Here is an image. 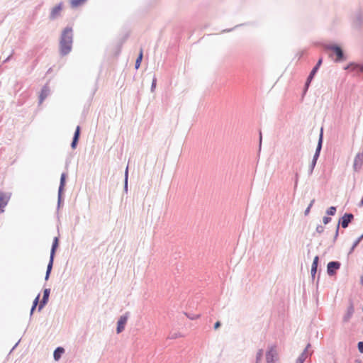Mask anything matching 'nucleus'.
<instances>
[{"mask_svg": "<svg viewBox=\"0 0 363 363\" xmlns=\"http://www.w3.org/2000/svg\"><path fill=\"white\" fill-rule=\"evenodd\" d=\"M73 31L71 27H66L62 32L60 39V54L62 56L68 55L72 48Z\"/></svg>", "mask_w": 363, "mask_h": 363, "instance_id": "obj_1", "label": "nucleus"}, {"mask_svg": "<svg viewBox=\"0 0 363 363\" xmlns=\"http://www.w3.org/2000/svg\"><path fill=\"white\" fill-rule=\"evenodd\" d=\"M323 47L324 50L332 51L333 54L335 55L336 57L334 60L335 62H340L345 61L347 59L344 50L340 45L333 43L324 44Z\"/></svg>", "mask_w": 363, "mask_h": 363, "instance_id": "obj_2", "label": "nucleus"}, {"mask_svg": "<svg viewBox=\"0 0 363 363\" xmlns=\"http://www.w3.org/2000/svg\"><path fill=\"white\" fill-rule=\"evenodd\" d=\"M58 247H59V238H58V237H55L53 239L51 250H50L49 262L47 266V269H46L45 277V281H48L49 279V277H50V273L52 272V267H53V262H54V259H55L56 250L58 248Z\"/></svg>", "mask_w": 363, "mask_h": 363, "instance_id": "obj_3", "label": "nucleus"}, {"mask_svg": "<svg viewBox=\"0 0 363 363\" xmlns=\"http://www.w3.org/2000/svg\"><path fill=\"white\" fill-rule=\"evenodd\" d=\"M278 352L277 350L276 345H271L268 346L266 352V361L267 363H275L278 359Z\"/></svg>", "mask_w": 363, "mask_h": 363, "instance_id": "obj_4", "label": "nucleus"}, {"mask_svg": "<svg viewBox=\"0 0 363 363\" xmlns=\"http://www.w3.org/2000/svg\"><path fill=\"white\" fill-rule=\"evenodd\" d=\"M340 267L341 263L339 261L329 262L327 264V274L330 277L335 275Z\"/></svg>", "mask_w": 363, "mask_h": 363, "instance_id": "obj_5", "label": "nucleus"}, {"mask_svg": "<svg viewBox=\"0 0 363 363\" xmlns=\"http://www.w3.org/2000/svg\"><path fill=\"white\" fill-rule=\"evenodd\" d=\"M354 216L350 213H345L338 221L337 225H341L343 228H347L349 224L353 220Z\"/></svg>", "mask_w": 363, "mask_h": 363, "instance_id": "obj_6", "label": "nucleus"}, {"mask_svg": "<svg viewBox=\"0 0 363 363\" xmlns=\"http://www.w3.org/2000/svg\"><path fill=\"white\" fill-rule=\"evenodd\" d=\"M344 69L355 72L357 74H363V63L359 64L357 62H350L347 65L344 67Z\"/></svg>", "mask_w": 363, "mask_h": 363, "instance_id": "obj_7", "label": "nucleus"}, {"mask_svg": "<svg viewBox=\"0 0 363 363\" xmlns=\"http://www.w3.org/2000/svg\"><path fill=\"white\" fill-rule=\"evenodd\" d=\"M128 313H126L125 314L121 315L118 322H117V328H116V333L118 334L121 333L125 328V326L128 321Z\"/></svg>", "mask_w": 363, "mask_h": 363, "instance_id": "obj_8", "label": "nucleus"}, {"mask_svg": "<svg viewBox=\"0 0 363 363\" xmlns=\"http://www.w3.org/2000/svg\"><path fill=\"white\" fill-rule=\"evenodd\" d=\"M318 71V70L316 69V67H313L312 70L311 71V72L309 73V74L306 79V83L304 85V89H303V94H306L307 92V91L311 85V83L313 81V79H314Z\"/></svg>", "mask_w": 363, "mask_h": 363, "instance_id": "obj_9", "label": "nucleus"}, {"mask_svg": "<svg viewBox=\"0 0 363 363\" xmlns=\"http://www.w3.org/2000/svg\"><path fill=\"white\" fill-rule=\"evenodd\" d=\"M10 199V194L0 191V213L4 212V208Z\"/></svg>", "mask_w": 363, "mask_h": 363, "instance_id": "obj_10", "label": "nucleus"}, {"mask_svg": "<svg viewBox=\"0 0 363 363\" xmlns=\"http://www.w3.org/2000/svg\"><path fill=\"white\" fill-rule=\"evenodd\" d=\"M309 347H311V345L308 344L307 346L306 347V348L303 350V351L301 352V354L297 358L296 363H304L306 359L309 356V354L308 352V350Z\"/></svg>", "mask_w": 363, "mask_h": 363, "instance_id": "obj_11", "label": "nucleus"}, {"mask_svg": "<svg viewBox=\"0 0 363 363\" xmlns=\"http://www.w3.org/2000/svg\"><path fill=\"white\" fill-rule=\"evenodd\" d=\"M50 94V88L45 84L41 89L40 96H39V104H42L43 101L48 97Z\"/></svg>", "mask_w": 363, "mask_h": 363, "instance_id": "obj_12", "label": "nucleus"}, {"mask_svg": "<svg viewBox=\"0 0 363 363\" xmlns=\"http://www.w3.org/2000/svg\"><path fill=\"white\" fill-rule=\"evenodd\" d=\"M62 4H59L57 5H56L55 6H54L52 10H51V12H50V19H55L56 18V16L60 13V12L62 10Z\"/></svg>", "mask_w": 363, "mask_h": 363, "instance_id": "obj_13", "label": "nucleus"}, {"mask_svg": "<svg viewBox=\"0 0 363 363\" xmlns=\"http://www.w3.org/2000/svg\"><path fill=\"white\" fill-rule=\"evenodd\" d=\"M323 128H321L320 134H319V137H318V144H317L316 149H315L316 152L320 153L322 147H323Z\"/></svg>", "mask_w": 363, "mask_h": 363, "instance_id": "obj_14", "label": "nucleus"}, {"mask_svg": "<svg viewBox=\"0 0 363 363\" xmlns=\"http://www.w3.org/2000/svg\"><path fill=\"white\" fill-rule=\"evenodd\" d=\"M65 352V349L62 347H57L55 350H54V352H53V358L55 361H58L62 354Z\"/></svg>", "mask_w": 363, "mask_h": 363, "instance_id": "obj_15", "label": "nucleus"}, {"mask_svg": "<svg viewBox=\"0 0 363 363\" xmlns=\"http://www.w3.org/2000/svg\"><path fill=\"white\" fill-rule=\"evenodd\" d=\"M66 177H67V174L65 173H62L61 174L60 186H59L58 190H60V191L65 190V184H66Z\"/></svg>", "mask_w": 363, "mask_h": 363, "instance_id": "obj_16", "label": "nucleus"}, {"mask_svg": "<svg viewBox=\"0 0 363 363\" xmlns=\"http://www.w3.org/2000/svg\"><path fill=\"white\" fill-rule=\"evenodd\" d=\"M128 166L126 167L124 175V187L123 190L125 193L128 192Z\"/></svg>", "mask_w": 363, "mask_h": 363, "instance_id": "obj_17", "label": "nucleus"}, {"mask_svg": "<svg viewBox=\"0 0 363 363\" xmlns=\"http://www.w3.org/2000/svg\"><path fill=\"white\" fill-rule=\"evenodd\" d=\"M363 239V234L361 235L353 243L352 246L351 247L350 250V252H349V255H350L351 253H352V252L354 250V249L358 246V245L359 244V242L362 240Z\"/></svg>", "mask_w": 363, "mask_h": 363, "instance_id": "obj_18", "label": "nucleus"}, {"mask_svg": "<svg viewBox=\"0 0 363 363\" xmlns=\"http://www.w3.org/2000/svg\"><path fill=\"white\" fill-rule=\"evenodd\" d=\"M143 50L141 49L140 51V53L135 60V67L136 69H138L140 67L141 62L143 60Z\"/></svg>", "mask_w": 363, "mask_h": 363, "instance_id": "obj_19", "label": "nucleus"}, {"mask_svg": "<svg viewBox=\"0 0 363 363\" xmlns=\"http://www.w3.org/2000/svg\"><path fill=\"white\" fill-rule=\"evenodd\" d=\"M48 301L49 297L43 296V298L38 305V311H40L44 308V306L48 303Z\"/></svg>", "mask_w": 363, "mask_h": 363, "instance_id": "obj_20", "label": "nucleus"}, {"mask_svg": "<svg viewBox=\"0 0 363 363\" xmlns=\"http://www.w3.org/2000/svg\"><path fill=\"white\" fill-rule=\"evenodd\" d=\"M86 0H71V6L73 8H77L85 3Z\"/></svg>", "mask_w": 363, "mask_h": 363, "instance_id": "obj_21", "label": "nucleus"}, {"mask_svg": "<svg viewBox=\"0 0 363 363\" xmlns=\"http://www.w3.org/2000/svg\"><path fill=\"white\" fill-rule=\"evenodd\" d=\"M63 192H64V191L58 190V195H57V208H58L60 207L62 202H63Z\"/></svg>", "mask_w": 363, "mask_h": 363, "instance_id": "obj_22", "label": "nucleus"}, {"mask_svg": "<svg viewBox=\"0 0 363 363\" xmlns=\"http://www.w3.org/2000/svg\"><path fill=\"white\" fill-rule=\"evenodd\" d=\"M353 312H354V308L352 306H350L348 308L347 315L344 317V320L347 321L352 316Z\"/></svg>", "mask_w": 363, "mask_h": 363, "instance_id": "obj_23", "label": "nucleus"}, {"mask_svg": "<svg viewBox=\"0 0 363 363\" xmlns=\"http://www.w3.org/2000/svg\"><path fill=\"white\" fill-rule=\"evenodd\" d=\"M318 265H317L315 264H312L311 269V277H312L313 280L315 279V274H316L317 270H318Z\"/></svg>", "mask_w": 363, "mask_h": 363, "instance_id": "obj_24", "label": "nucleus"}, {"mask_svg": "<svg viewBox=\"0 0 363 363\" xmlns=\"http://www.w3.org/2000/svg\"><path fill=\"white\" fill-rule=\"evenodd\" d=\"M263 354H264V352H263L262 349H260L257 351V354H256V363H259V362L262 359Z\"/></svg>", "mask_w": 363, "mask_h": 363, "instance_id": "obj_25", "label": "nucleus"}, {"mask_svg": "<svg viewBox=\"0 0 363 363\" xmlns=\"http://www.w3.org/2000/svg\"><path fill=\"white\" fill-rule=\"evenodd\" d=\"M80 133H81V128L79 125H77L75 129V131H74L72 138L79 140Z\"/></svg>", "mask_w": 363, "mask_h": 363, "instance_id": "obj_26", "label": "nucleus"}, {"mask_svg": "<svg viewBox=\"0 0 363 363\" xmlns=\"http://www.w3.org/2000/svg\"><path fill=\"white\" fill-rule=\"evenodd\" d=\"M336 207L335 206H330V208H328L326 211V213L328 215V216H334L336 213Z\"/></svg>", "mask_w": 363, "mask_h": 363, "instance_id": "obj_27", "label": "nucleus"}, {"mask_svg": "<svg viewBox=\"0 0 363 363\" xmlns=\"http://www.w3.org/2000/svg\"><path fill=\"white\" fill-rule=\"evenodd\" d=\"M314 202H315V199H313L311 201V203H309L308 206L306 208V209L304 211V215L305 216H308V213L310 212V210H311V207L313 206Z\"/></svg>", "mask_w": 363, "mask_h": 363, "instance_id": "obj_28", "label": "nucleus"}, {"mask_svg": "<svg viewBox=\"0 0 363 363\" xmlns=\"http://www.w3.org/2000/svg\"><path fill=\"white\" fill-rule=\"evenodd\" d=\"M363 21V18L361 13H358L356 16V23L360 26Z\"/></svg>", "mask_w": 363, "mask_h": 363, "instance_id": "obj_29", "label": "nucleus"}, {"mask_svg": "<svg viewBox=\"0 0 363 363\" xmlns=\"http://www.w3.org/2000/svg\"><path fill=\"white\" fill-rule=\"evenodd\" d=\"M185 315L191 320L196 319L200 316V314H191L187 313H185Z\"/></svg>", "mask_w": 363, "mask_h": 363, "instance_id": "obj_30", "label": "nucleus"}, {"mask_svg": "<svg viewBox=\"0 0 363 363\" xmlns=\"http://www.w3.org/2000/svg\"><path fill=\"white\" fill-rule=\"evenodd\" d=\"M315 165H316V162H311V163L309 166V169H308V174L309 175L312 174Z\"/></svg>", "mask_w": 363, "mask_h": 363, "instance_id": "obj_31", "label": "nucleus"}, {"mask_svg": "<svg viewBox=\"0 0 363 363\" xmlns=\"http://www.w3.org/2000/svg\"><path fill=\"white\" fill-rule=\"evenodd\" d=\"M157 85V79L155 77H153L152 84H151V91L153 92Z\"/></svg>", "mask_w": 363, "mask_h": 363, "instance_id": "obj_32", "label": "nucleus"}, {"mask_svg": "<svg viewBox=\"0 0 363 363\" xmlns=\"http://www.w3.org/2000/svg\"><path fill=\"white\" fill-rule=\"evenodd\" d=\"M79 140L72 138V141L71 143L72 149L74 150L78 144Z\"/></svg>", "mask_w": 363, "mask_h": 363, "instance_id": "obj_33", "label": "nucleus"}, {"mask_svg": "<svg viewBox=\"0 0 363 363\" xmlns=\"http://www.w3.org/2000/svg\"><path fill=\"white\" fill-rule=\"evenodd\" d=\"M247 23H242V24H239V25H237L235 26L234 28H229V29H225L223 30L222 32L223 33H227V32H230L232 30H233L235 28H238V27H240V26H242L244 25H247Z\"/></svg>", "mask_w": 363, "mask_h": 363, "instance_id": "obj_34", "label": "nucleus"}, {"mask_svg": "<svg viewBox=\"0 0 363 363\" xmlns=\"http://www.w3.org/2000/svg\"><path fill=\"white\" fill-rule=\"evenodd\" d=\"M179 336H180L179 333L174 332V333H170V335L169 336V339H176V338H177Z\"/></svg>", "mask_w": 363, "mask_h": 363, "instance_id": "obj_35", "label": "nucleus"}, {"mask_svg": "<svg viewBox=\"0 0 363 363\" xmlns=\"http://www.w3.org/2000/svg\"><path fill=\"white\" fill-rule=\"evenodd\" d=\"M320 153H318V152H315L314 155H313V159H312V161L311 162H316L317 163V161L318 160V157H320Z\"/></svg>", "mask_w": 363, "mask_h": 363, "instance_id": "obj_36", "label": "nucleus"}, {"mask_svg": "<svg viewBox=\"0 0 363 363\" xmlns=\"http://www.w3.org/2000/svg\"><path fill=\"white\" fill-rule=\"evenodd\" d=\"M324 229H325V228H324V227H323L322 225H318L316 227L315 230H316V232H317L318 233H320H320H322L324 231Z\"/></svg>", "mask_w": 363, "mask_h": 363, "instance_id": "obj_37", "label": "nucleus"}, {"mask_svg": "<svg viewBox=\"0 0 363 363\" xmlns=\"http://www.w3.org/2000/svg\"><path fill=\"white\" fill-rule=\"evenodd\" d=\"M330 221H331V218H330V217H328V216H324V217L323 218V223L325 225L328 224Z\"/></svg>", "mask_w": 363, "mask_h": 363, "instance_id": "obj_38", "label": "nucleus"}, {"mask_svg": "<svg viewBox=\"0 0 363 363\" xmlns=\"http://www.w3.org/2000/svg\"><path fill=\"white\" fill-rule=\"evenodd\" d=\"M39 300H40V294H38L34 299L33 302V306H35L37 307V306L38 305V303H39Z\"/></svg>", "mask_w": 363, "mask_h": 363, "instance_id": "obj_39", "label": "nucleus"}, {"mask_svg": "<svg viewBox=\"0 0 363 363\" xmlns=\"http://www.w3.org/2000/svg\"><path fill=\"white\" fill-rule=\"evenodd\" d=\"M322 63H323V59H322V58H320V59L318 60V62H317L316 65H315L313 67H316V69H318H318H319V68H320V67L321 66Z\"/></svg>", "mask_w": 363, "mask_h": 363, "instance_id": "obj_40", "label": "nucleus"}, {"mask_svg": "<svg viewBox=\"0 0 363 363\" xmlns=\"http://www.w3.org/2000/svg\"><path fill=\"white\" fill-rule=\"evenodd\" d=\"M357 347H358V350H359V352L360 353H363V342H359L358 344H357Z\"/></svg>", "mask_w": 363, "mask_h": 363, "instance_id": "obj_41", "label": "nucleus"}, {"mask_svg": "<svg viewBox=\"0 0 363 363\" xmlns=\"http://www.w3.org/2000/svg\"><path fill=\"white\" fill-rule=\"evenodd\" d=\"M339 229H340L339 225H337L335 233V236H334V242L336 240V239L337 238V237L339 235Z\"/></svg>", "mask_w": 363, "mask_h": 363, "instance_id": "obj_42", "label": "nucleus"}, {"mask_svg": "<svg viewBox=\"0 0 363 363\" xmlns=\"http://www.w3.org/2000/svg\"><path fill=\"white\" fill-rule=\"evenodd\" d=\"M50 289H45L43 290V296H44L49 297L50 296Z\"/></svg>", "mask_w": 363, "mask_h": 363, "instance_id": "obj_43", "label": "nucleus"}, {"mask_svg": "<svg viewBox=\"0 0 363 363\" xmlns=\"http://www.w3.org/2000/svg\"><path fill=\"white\" fill-rule=\"evenodd\" d=\"M220 325H221L220 322V321H217V322L215 323L213 328H214L215 330H217L218 328H219L220 327Z\"/></svg>", "mask_w": 363, "mask_h": 363, "instance_id": "obj_44", "label": "nucleus"}, {"mask_svg": "<svg viewBox=\"0 0 363 363\" xmlns=\"http://www.w3.org/2000/svg\"><path fill=\"white\" fill-rule=\"evenodd\" d=\"M318 262H319V257L318 256H315L313 259V263L312 264H315L317 265H318Z\"/></svg>", "mask_w": 363, "mask_h": 363, "instance_id": "obj_45", "label": "nucleus"}, {"mask_svg": "<svg viewBox=\"0 0 363 363\" xmlns=\"http://www.w3.org/2000/svg\"><path fill=\"white\" fill-rule=\"evenodd\" d=\"M298 180V173H296L295 174V187H296Z\"/></svg>", "mask_w": 363, "mask_h": 363, "instance_id": "obj_46", "label": "nucleus"}, {"mask_svg": "<svg viewBox=\"0 0 363 363\" xmlns=\"http://www.w3.org/2000/svg\"><path fill=\"white\" fill-rule=\"evenodd\" d=\"M36 307L35 306H31V308H30V316L31 317L33 315V313L34 312V311L35 310Z\"/></svg>", "mask_w": 363, "mask_h": 363, "instance_id": "obj_47", "label": "nucleus"}, {"mask_svg": "<svg viewBox=\"0 0 363 363\" xmlns=\"http://www.w3.org/2000/svg\"><path fill=\"white\" fill-rule=\"evenodd\" d=\"M262 140V133H261V131H259V148L261 147Z\"/></svg>", "mask_w": 363, "mask_h": 363, "instance_id": "obj_48", "label": "nucleus"}, {"mask_svg": "<svg viewBox=\"0 0 363 363\" xmlns=\"http://www.w3.org/2000/svg\"><path fill=\"white\" fill-rule=\"evenodd\" d=\"M11 55H12V53H11L9 56H8V57H7L4 60V62H8V61L10 60V58H11Z\"/></svg>", "mask_w": 363, "mask_h": 363, "instance_id": "obj_49", "label": "nucleus"}, {"mask_svg": "<svg viewBox=\"0 0 363 363\" xmlns=\"http://www.w3.org/2000/svg\"><path fill=\"white\" fill-rule=\"evenodd\" d=\"M359 207H362L363 206V198L361 199L359 203Z\"/></svg>", "mask_w": 363, "mask_h": 363, "instance_id": "obj_50", "label": "nucleus"}, {"mask_svg": "<svg viewBox=\"0 0 363 363\" xmlns=\"http://www.w3.org/2000/svg\"><path fill=\"white\" fill-rule=\"evenodd\" d=\"M361 282L363 284V275L361 277Z\"/></svg>", "mask_w": 363, "mask_h": 363, "instance_id": "obj_51", "label": "nucleus"}, {"mask_svg": "<svg viewBox=\"0 0 363 363\" xmlns=\"http://www.w3.org/2000/svg\"><path fill=\"white\" fill-rule=\"evenodd\" d=\"M356 363H362L360 360H356Z\"/></svg>", "mask_w": 363, "mask_h": 363, "instance_id": "obj_52", "label": "nucleus"}, {"mask_svg": "<svg viewBox=\"0 0 363 363\" xmlns=\"http://www.w3.org/2000/svg\"><path fill=\"white\" fill-rule=\"evenodd\" d=\"M17 345H18V342L16 344H15V346L13 347L12 350H13L17 346Z\"/></svg>", "mask_w": 363, "mask_h": 363, "instance_id": "obj_53", "label": "nucleus"}, {"mask_svg": "<svg viewBox=\"0 0 363 363\" xmlns=\"http://www.w3.org/2000/svg\"><path fill=\"white\" fill-rule=\"evenodd\" d=\"M319 279H320V277H318V279H317V281H319Z\"/></svg>", "mask_w": 363, "mask_h": 363, "instance_id": "obj_54", "label": "nucleus"}, {"mask_svg": "<svg viewBox=\"0 0 363 363\" xmlns=\"http://www.w3.org/2000/svg\"><path fill=\"white\" fill-rule=\"evenodd\" d=\"M319 279H320V277H318V279H317V281H319Z\"/></svg>", "mask_w": 363, "mask_h": 363, "instance_id": "obj_55", "label": "nucleus"}]
</instances>
